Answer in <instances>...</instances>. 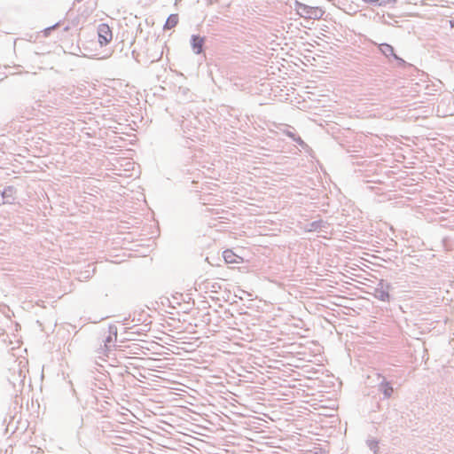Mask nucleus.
Returning a JSON list of instances; mask_svg holds the SVG:
<instances>
[{
  "label": "nucleus",
  "mask_w": 454,
  "mask_h": 454,
  "mask_svg": "<svg viewBox=\"0 0 454 454\" xmlns=\"http://www.w3.org/2000/svg\"><path fill=\"white\" fill-rule=\"evenodd\" d=\"M27 371L19 366L18 369H13L8 378L9 388L8 391L12 396L18 397L22 393L25 387V380Z\"/></svg>",
  "instance_id": "nucleus-1"
},
{
  "label": "nucleus",
  "mask_w": 454,
  "mask_h": 454,
  "mask_svg": "<svg viewBox=\"0 0 454 454\" xmlns=\"http://www.w3.org/2000/svg\"><path fill=\"white\" fill-rule=\"evenodd\" d=\"M296 10L300 16L306 19L319 20L325 12L318 7H312L301 3H296Z\"/></svg>",
  "instance_id": "nucleus-2"
},
{
  "label": "nucleus",
  "mask_w": 454,
  "mask_h": 454,
  "mask_svg": "<svg viewBox=\"0 0 454 454\" xmlns=\"http://www.w3.org/2000/svg\"><path fill=\"white\" fill-rule=\"evenodd\" d=\"M98 42L101 45L107 44L113 38V34L110 27L107 24L102 23L98 28Z\"/></svg>",
  "instance_id": "nucleus-3"
},
{
  "label": "nucleus",
  "mask_w": 454,
  "mask_h": 454,
  "mask_svg": "<svg viewBox=\"0 0 454 454\" xmlns=\"http://www.w3.org/2000/svg\"><path fill=\"white\" fill-rule=\"evenodd\" d=\"M380 51L386 56L387 58L393 57L397 62L399 66H405L406 62L400 57H398L394 51L392 45L388 43H380L379 45Z\"/></svg>",
  "instance_id": "nucleus-4"
},
{
  "label": "nucleus",
  "mask_w": 454,
  "mask_h": 454,
  "mask_svg": "<svg viewBox=\"0 0 454 454\" xmlns=\"http://www.w3.org/2000/svg\"><path fill=\"white\" fill-rule=\"evenodd\" d=\"M109 335L103 340L106 351L111 350L114 347V342L117 338V327L114 325H110L108 327Z\"/></svg>",
  "instance_id": "nucleus-5"
},
{
  "label": "nucleus",
  "mask_w": 454,
  "mask_h": 454,
  "mask_svg": "<svg viewBox=\"0 0 454 454\" xmlns=\"http://www.w3.org/2000/svg\"><path fill=\"white\" fill-rule=\"evenodd\" d=\"M389 284H384L383 282L380 283V287H377L375 289L374 296L380 301H389L390 295L388 293L389 290Z\"/></svg>",
  "instance_id": "nucleus-6"
},
{
  "label": "nucleus",
  "mask_w": 454,
  "mask_h": 454,
  "mask_svg": "<svg viewBox=\"0 0 454 454\" xmlns=\"http://www.w3.org/2000/svg\"><path fill=\"white\" fill-rule=\"evenodd\" d=\"M16 189L14 186H6L1 193L3 204H12L15 200Z\"/></svg>",
  "instance_id": "nucleus-7"
},
{
  "label": "nucleus",
  "mask_w": 454,
  "mask_h": 454,
  "mask_svg": "<svg viewBox=\"0 0 454 454\" xmlns=\"http://www.w3.org/2000/svg\"><path fill=\"white\" fill-rule=\"evenodd\" d=\"M205 43V37H202L198 35H192L191 37V45L192 48V51L196 54H200L203 51V45Z\"/></svg>",
  "instance_id": "nucleus-8"
},
{
  "label": "nucleus",
  "mask_w": 454,
  "mask_h": 454,
  "mask_svg": "<svg viewBox=\"0 0 454 454\" xmlns=\"http://www.w3.org/2000/svg\"><path fill=\"white\" fill-rule=\"evenodd\" d=\"M329 224L323 220H317L307 224L308 231H320L328 228Z\"/></svg>",
  "instance_id": "nucleus-9"
},
{
  "label": "nucleus",
  "mask_w": 454,
  "mask_h": 454,
  "mask_svg": "<svg viewBox=\"0 0 454 454\" xmlns=\"http://www.w3.org/2000/svg\"><path fill=\"white\" fill-rule=\"evenodd\" d=\"M379 389L382 392L384 398H389L394 391L393 387L385 378H383L382 381L379 384Z\"/></svg>",
  "instance_id": "nucleus-10"
},
{
  "label": "nucleus",
  "mask_w": 454,
  "mask_h": 454,
  "mask_svg": "<svg viewBox=\"0 0 454 454\" xmlns=\"http://www.w3.org/2000/svg\"><path fill=\"white\" fill-rule=\"evenodd\" d=\"M178 21H179V17H178V14H170L165 24H164V27L163 28L165 30H168V29H171L173 27H175L177 24H178Z\"/></svg>",
  "instance_id": "nucleus-11"
},
{
  "label": "nucleus",
  "mask_w": 454,
  "mask_h": 454,
  "mask_svg": "<svg viewBox=\"0 0 454 454\" xmlns=\"http://www.w3.org/2000/svg\"><path fill=\"white\" fill-rule=\"evenodd\" d=\"M283 133L286 136H287L288 137H290L293 141L296 142L299 145H301V146H306L307 145L305 144V142L301 139V137L297 136L294 131L289 130V129H286V130H283Z\"/></svg>",
  "instance_id": "nucleus-12"
},
{
  "label": "nucleus",
  "mask_w": 454,
  "mask_h": 454,
  "mask_svg": "<svg viewBox=\"0 0 454 454\" xmlns=\"http://www.w3.org/2000/svg\"><path fill=\"white\" fill-rule=\"evenodd\" d=\"M236 257L237 256L233 254V252L231 250H225L223 252V258L227 263L238 262L236 260Z\"/></svg>",
  "instance_id": "nucleus-13"
},
{
  "label": "nucleus",
  "mask_w": 454,
  "mask_h": 454,
  "mask_svg": "<svg viewBox=\"0 0 454 454\" xmlns=\"http://www.w3.org/2000/svg\"><path fill=\"white\" fill-rule=\"evenodd\" d=\"M367 446L369 449L373 451V453L377 454L379 451V442L375 439L367 440Z\"/></svg>",
  "instance_id": "nucleus-14"
},
{
  "label": "nucleus",
  "mask_w": 454,
  "mask_h": 454,
  "mask_svg": "<svg viewBox=\"0 0 454 454\" xmlns=\"http://www.w3.org/2000/svg\"><path fill=\"white\" fill-rule=\"evenodd\" d=\"M396 3V0H380V6H387L388 4H395Z\"/></svg>",
  "instance_id": "nucleus-15"
},
{
  "label": "nucleus",
  "mask_w": 454,
  "mask_h": 454,
  "mask_svg": "<svg viewBox=\"0 0 454 454\" xmlns=\"http://www.w3.org/2000/svg\"><path fill=\"white\" fill-rule=\"evenodd\" d=\"M59 25V23L58 22V23L54 24L53 26H51V27H49L45 28V29L43 30L44 35H45L46 36H47V35H50V33H51V30H53V29H55Z\"/></svg>",
  "instance_id": "nucleus-16"
},
{
  "label": "nucleus",
  "mask_w": 454,
  "mask_h": 454,
  "mask_svg": "<svg viewBox=\"0 0 454 454\" xmlns=\"http://www.w3.org/2000/svg\"><path fill=\"white\" fill-rule=\"evenodd\" d=\"M363 1H364V3H366V4H380V0H363Z\"/></svg>",
  "instance_id": "nucleus-17"
},
{
  "label": "nucleus",
  "mask_w": 454,
  "mask_h": 454,
  "mask_svg": "<svg viewBox=\"0 0 454 454\" xmlns=\"http://www.w3.org/2000/svg\"><path fill=\"white\" fill-rule=\"evenodd\" d=\"M82 0H75V2H77V3H80V2H82Z\"/></svg>",
  "instance_id": "nucleus-18"
}]
</instances>
